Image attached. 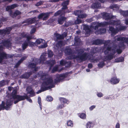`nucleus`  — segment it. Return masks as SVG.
<instances>
[{
	"label": "nucleus",
	"mask_w": 128,
	"mask_h": 128,
	"mask_svg": "<svg viewBox=\"0 0 128 128\" xmlns=\"http://www.w3.org/2000/svg\"><path fill=\"white\" fill-rule=\"evenodd\" d=\"M28 42L27 38L26 40L22 44V46L23 50L26 49L28 46Z\"/></svg>",
	"instance_id": "31"
},
{
	"label": "nucleus",
	"mask_w": 128,
	"mask_h": 128,
	"mask_svg": "<svg viewBox=\"0 0 128 128\" xmlns=\"http://www.w3.org/2000/svg\"><path fill=\"white\" fill-rule=\"evenodd\" d=\"M55 61L54 60H49L46 61V63L48 64L50 66L49 70H50L51 68L55 64Z\"/></svg>",
	"instance_id": "21"
},
{
	"label": "nucleus",
	"mask_w": 128,
	"mask_h": 128,
	"mask_svg": "<svg viewBox=\"0 0 128 128\" xmlns=\"http://www.w3.org/2000/svg\"><path fill=\"white\" fill-rule=\"evenodd\" d=\"M46 53V54H47V55H46V59L45 60H46V58H47V54L48 55V57H52L53 55H54V54H53V52H52L51 50H48V54H47L46 53Z\"/></svg>",
	"instance_id": "34"
},
{
	"label": "nucleus",
	"mask_w": 128,
	"mask_h": 128,
	"mask_svg": "<svg viewBox=\"0 0 128 128\" xmlns=\"http://www.w3.org/2000/svg\"><path fill=\"white\" fill-rule=\"evenodd\" d=\"M54 37L56 38V40H60L63 39V37L60 34H58L55 33L54 34Z\"/></svg>",
	"instance_id": "35"
},
{
	"label": "nucleus",
	"mask_w": 128,
	"mask_h": 128,
	"mask_svg": "<svg viewBox=\"0 0 128 128\" xmlns=\"http://www.w3.org/2000/svg\"><path fill=\"white\" fill-rule=\"evenodd\" d=\"M12 102L11 99L8 100L6 102V106H5V102L2 101L1 104H0V111L2 109L4 108L7 110H9L10 106L12 105Z\"/></svg>",
	"instance_id": "8"
},
{
	"label": "nucleus",
	"mask_w": 128,
	"mask_h": 128,
	"mask_svg": "<svg viewBox=\"0 0 128 128\" xmlns=\"http://www.w3.org/2000/svg\"><path fill=\"white\" fill-rule=\"evenodd\" d=\"M101 6L100 3L98 2L93 3L92 6V8H98Z\"/></svg>",
	"instance_id": "26"
},
{
	"label": "nucleus",
	"mask_w": 128,
	"mask_h": 128,
	"mask_svg": "<svg viewBox=\"0 0 128 128\" xmlns=\"http://www.w3.org/2000/svg\"><path fill=\"white\" fill-rule=\"evenodd\" d=\"M7 80H3L0 81V87H2L4 86L6 84V82Z\"/></svg>",
	"instance_id": "38"
},
{
	"label": "nucleus",
	"mask_w": 128,
	"mask_h": 128,
	"mask_svg": "<svg viewBox=\"0 0 128 128\" xmlns=\"http://www.w3.org/2000/svg\"><path fill=\"white\" fill-rule=\"evenodd\" d=\"M92 18H90L86 20V21L88 22H90L93 21Z\"/></svg>",
	"instance_id": "60"
},
{
	"label": "nucleus",
	"mask_w": 128,
	"mask_h": 128,
	"mask_svg": "<svg viewBox=\"0 0 128 128\" xmlns=\"http://www.w3.org/2000/svg\"><path fill=\"white\" fill-rule=\"evenodd\" d=\"M67 124L68 126H73V123L71 120L68 121L67 122Z\"/></svg>",
	"instance_id": "44"
},
{
	"label": "nucleus",
	"mask_w": 128,
	"mask_h": 128,
	"mask_svg": "<svg viewBox=\"0 0 128 128\" xmlns=\"http://www.w3.org/2000/svg\"><path fill=\"white\" fill-rule=\"evenodd\" d=\"M11 40L10 39H8L6 40H2L1 42V44L0 45V51H2L4 48V47H6L10 48L11 45Z\"/></svg>",
	"instance_id": "9"
},
{
	"label": "nucleus",
	"mask_w": 128,
	"mask_h": 128,
	"mask_svg": "<svg viewBox=\"0 0 128 128\" xmlns=\"http://www.w3.org/2000/svg\"><path fill=\"white\" fill-rule=\"evenodd\" d=\"M65 14V12L63 10H59L55 13L54 16H58V15H60V16H64Z\"/></svg>",
	"instance_id": "24"
},
{
	"label": "nucleus",
	"mask_w": 128,
	"mask_h": 128,
	"mask_svg": "<svg viewBox=\"0 0 128 128\" xmlns=\"http://www.w3.org/2000/svg\"><path fill=\"white\" fill-rule=\"evenodd\" d=\"M105 65V63L104 61L100 62L98 64V66L100 68H102Z\"/></svg>",
	"instance_id": "37"
},
{
	"label": "nucleus",
	"mask_w": 128,
	"mask_h": 128,
	"mask_svg": "<svg viewBox=\"0 0 128 128\" xmlns=\"http://www.w3.org/2000/svg\"><path fill=\"white\" fill-rule=\"evenodd\" d=\"M58 69V67L55 66L54 67L53 69L52 70L51 72L52 73H53L54 72L57 71Z\"/></svg>",
	"instance_id": "53"
},
{
	"label": "nucleus",
	"mask_w": 128,
	"mask_h": 128,
	"mask_svg": "<svg viewBox=\"0 0 128 128\" xmlns=\"http://www.w3.org/2000/svg\"><path fill=\"white\" fill-rule=\"evenodd\" d=\"M22 38H27L28 42L30 46H36L35 42H31L30 40L32 38V36H28L24 33L23 32L22 33L20 34V36L18 38V40H20Z\"/></svg>",
	"instance_id": "7"
},
{
	"label": "nucleus",
	"mask_w": 128,
	"mask_h": 128,
	"mask_svg": "<svg viewBox=\"0 0 128 128\" xmlns=\"http://www.w3.org/2000/svg\"><path fill=\"white\" fill-rule=\"evenodd\" d=\"M55 52L56 54H57V55L59 56H60L62 55V53L61 52H60L58 48H57L56 50H55Z\"/></svg>",
	"instance_id": "46"
},
{
	"label": "nucleus",
	"mask_w": 128,
	"mask_h": 128,
	"mask_svg": "<svg viewBox=\"0 0 128 128\" xmlns=\"http://www.w3.org/2000/svg\"><path fill=\"white\" fill-rule=\"evenodd\" d=\"M82 10H76L74 12V14L77 16H87L86 14H83Z\"/></svg>",
	"instance_id": "17"
},
{
	"label": "nucleus",
	"mask_w": 128,
	"mask_h": 128,
	"mask_svg": "<svg viewBox=\"0 0 128 128\" xmlns=\"http://www.w3.org/2000/svg\"><path fill=\"white\" fill-rule=\"evenodd\" d=\"M106 32V30L104 28H99L98 30L95 32V34H101L105 33Z\"/></svg>",
	"instance_id": "22"
},
{
	"label": "nucleus",
	"mask_w": 128,
	"mask_h": 128,
	"mask_svg": "<svg viewBox=\"0 0 128 128\" xmlns=\"http://www.w3.org/2000/svg\"><path fill=\"white\" fill-rule=\"evenodd\" d=\"M113 41L114 42L120 41L119 44V47L120 48L122 49L125 48L126 44H128V38L121 37L120 36H116L113 38Z\"/></svg>",
	"instance_id": "6"
},
{
	"label": "nucleus",
	"mask_w": 128,
	"mask_h": 128,
	"mask_svg": "<svg viewBox=\"0 0 128 128\" xmlns=\"http://www.w3.org/2000/svg\"><path fill=\"white\" fill-rule=\"evenodd\" d=\"M36 17H35L34 18L32 19H28L26 20L25 21H24L22 22V23H26V24H24L26 26L28 25L29 24H31L34 22L36 21Z\"/></svg>",
	"instance_id": "14"
},
{
	"label": "nucleus",
	"mask_w": 128,
	"mask_h": 128,
	"mask_svg": "<svg viewBox=\"0 0 128 128\" xmlns=\"http://www.w3.org/2000/svg\"><path fill=\"white\" fill-rule=\"evenodd\" d=\"M96 107V106L95 105H92V106H90L89 108L90 111H91L94 108Z\"/></svg>",
	"instance_id": "58"
},
{
	"label": "nucleus",
	"mask_w": 128,
	"mask_h": 128,
	"mask_svg": "<svg viewBox=\"0 0 128 128\" xmlns=\"http://www.w3.org/2000/svg\"><path fill=\"white\" fill-rule=\"evenodd\" d=\"M38 102L39 105L41 104V99L40 97L38 96Z\"/></svg>",
	"instance_id": "59"
},
{
	"label": "nucleus",
	"mask_w": 128,
	"mask_h": 128,
	"mask_svg": "<svg viewBox=\"0 0 128 128\" xmlns=\"http://www.w3.org/2000/svg\"><path fill=\"white\" fill-rule=\"evenodd\" d=\"M36 31V29L35 28H32L30 32V34H31L34 33Z\"/></svg>",
	"instance_id": "57"
},
{
	"label": "nucleus",
	"mask_w": 128,
	"mask_h": 128,
	"mask_svg": "<svg viewBox=\"0 0 128 128\" xmlns=\"http://www.w3.org/2000/svg\"><path fill=\"white\" fill-rule=\"evenodd\" d=\"M84 52V50L82 48L76 49V52L78 55H73L72 49L67 48L65 50L64 52L66 54L70 55L68 57L69 59H75L78 62H80L86 60L88 58V53Z\"/></svg>",
	"instance_id": "2"
},
{
	"label": "nucleus",
	"mask_w": 128,
	"mask_h": 128,
	"mask_svg": "<svg viewBox=\"0 0 128 128\" xmlns=\"http://www.w3.org/2000/svg\"><path fill=\"white\" fill-rule=\"evenodd\" d=\"M96 95L99 98H101L104 96V94L101 92H97L96 93Z\"/></svg>",
	"instance_id": "49"
},
{
	"label": "nucleus",
	"mask_w": 128,
	"mask_h": 128,
	"mask_svg": "<svg viewBox=\"0 0 128 128\" xmlns=\"http://www.w3.org/2000/svg\"><path fill=\"white\" fill-rule=\"evenodd\" d=\"M10 6L11 9H13L16 7V5L15 4H14Z\"/></svg>",
	"instance_id": "63"
},
{
	"label": "nucleus",
	"mask_w": 128,
	"mask_h": 128,
	"mask_svg": "<svg viewBox=\"0 0 128 128\" xmlns=\"http://www.w3.org/2000/svg\"><path fill=\"white\" fill-rule=\"evenodd\" d=\"M13 56V54H8L4 52H0V63H1L3 60L11 58Z\"/></svg>",
	"instance_id": "10"
},
{
	"label": "nucleus",
	"mask_w": 128,
	"mask_h": 128,
	"mask_svg": "<svg viewBox=\"0 0 128 128\" xmlns=\"http://www.w3.org/2000/svg\"><path fill=\"white\" fill-rule=\"evenodd\" d=\"M62 10H63L67 9L68 8L67 6L64 5H62Z\"/></svg>",
	"instance_id": "61"
},
{
	"label": "nucleus",
	"mask_w": 128,
	"mask_h": 128,
	"mask_svg": "<svg viewBox=\"0 0 128 128\" xmlns=\"http://www.w3.org/2000/svg\"><path fill=\"white\" fill-rule=\"evenodd\" d=\"M86 16H78L79 18H77L76 20L75 21L74 23L76 24H78L81 23L82 20L80 18H83Z\"/></svg>",
	"instance_id": "30"
},
{
	"label": "nucleus",
	"mask_w": 128,
	"mask_h": 128,
	"mask_svg": "<svg viewBox=\"0 0 128 128\" xmlns=\"http://www.w3.org/2000/svg\"><path fill=\"white\" fill-rule=\"evenodd\" d=\"M17 90L14 89L12 91V97L14 99V103L16 104L20 101L19 98L20 96H22L19 94H16Z\"/></svg>",
	"instance_id": "11"
},
{
	"label": "nucleus",
	"mask_w": 128,
	"mask_h": 128,
	"mask_svg": "<svg viewBox=\"0 0 128 128\" xmlns=\"http://www.w3.org/2000/svg\"><path fill=\"white\" fill-rule=\"evenodd\" d=\"M60 64L61 65H65L67 67H68L71 65V62L70 61L67 62L65 60H62L60 62Z\"/></svg>",
	"instance_id": "15"
},
{
	"label": "nucleus",
	"mask_w": 128,
	"mask_h": 128,
	"mask_svg": "<svg viewBox=\"0 0 128 128\" xmlns=\"http://www.w3.org/2000/svg\"><path fill=\"white\" fill-rule=\"evenodd\" d=\"M120 125L119 123L118 122L116 124L115 128H120Z\"/></svg>",
	"instance_id": "64"
},
{
	"label": "nucleus",
	"mask_w": 128,
	"mask_h": 128,
	"mask_svg": "<svg viewBox=\"0 0 128 128\" xmlns=\"http://www.w3.org/2000/svg\"><path fill=\"white\" fill-rule=\"evenodd\" d=\"M46 55V54L43 53L41 55L40 59H35L33 60V62L30 63L28 65V67L31 68H34V71H36L38 70V68L36 67V65L38 64H40L45 61Z\"/></svg>",
	"instance_id": "5"
},
{
	"label": "nucleus",
	"mask_w": 128,
	"mask_h": 128,
	"mask_svg": "<svg viewBox=\"0 0 128 128\" xmlns=\"http://www.w3.org/2000/svg\"><path fill=\"white\" fill-rule=\"evenodd\" d=\"M20 12L18 10H16L14 13V16L20 15L21 14Z\"/></svg>",
	"instance_id": "43"
},
{
	"label": "nucleus",
	"mask_w": 128,
	"mask_h": 128,
	"mask_svg": "<svg viewBox=\"0 0 128 128\" xmlns=\"http://www.w3.org/2000/svg\"><path fill=\"white\" fill-rule=\"evenodd\" d=\"M69 1L68 0H66L64 1L62 4V5H64L67 6L69 4Z\"/></svg>",
	"instance_id": "51"
},
{
	"label": "nucleus",
	"mask_w": 128,
	"mask_h": 128,
	"mask_svg": "<svg viewBox=\"0 0 128 128\" xmlns=\"http://www.w3.org/2000/svg\"><path fill=\"white\" fill-rule=\"evenodd\" d=\"M52 98L51 96H47L46 98V100L50 102L52 101Z\"/></svg>",
	"instance_id": "55"
},
{
	"label": "nucleus",
	"mask_w": 128,
	"mask_h": 128,
	"mask_svg": "<svg viewBox=\"0 0 128 128\" xmlns=\"http://www.w3.org/2000/svg\"><path fill=\"white\" fill-rule=\"evenodd\" d=\"M121 14L123 16H128V10L124 11H121L120 12Z\"/></svg>",
	"instance_id": "36"
},
{
	"label": "nucleus",
	"mask_w": 128,
	"mask_h": 128,
	"mask_svg": "<svg viewBox=\"0 0 128 128\" xmlns=\"http://www.w3.org/2000/svg\"><path fill=\"white\" fill-rule=\"evenodd\" d=\"M67 34L66 32H64L62 35V36L63 37V39L66 36Z\"/></svg>",
	"instance_id": "62"
},
{
	"label": "nucleus",
	"mask_w": 128,
	"mask_h": 128,
	"mask_svg": "<svg viewBox=\"0 0 128 128\" xmlns=\"http://www.w3.org/2000/svg\"><path fill=\"white\" fill-rule=\"evenodd\" d=\"M16 26V25H14L11 27H6L5 29L0 30V33L2 34H9L12 29Z\"/></svg>",
	"instance_id": "13"
},
{
	"label": "nucleus",
	"mask_w": 128,
	"mask_h": 128,
	"mask_svg": "<svg viewBox=\"0 0 128 128\" xmlns=\"http://www.w3.org/2000/svg\"><path fill=\"white\" fill-rule=\"evenodd\" d=\"M27 94H30L29 96L30 97H32L35 96V93L33 90L30 91L28 92H27Z\"/></svg>",
	"instance_id": "40"
},
{
	"label": "nucleus",
	"mask_w": 128,
	"mask_h": 128,
	"mask_svg": "<svg viewBox=\"0 0 128 128\" xmlns=\"http://www.w3.org/2000/svg\"><path fill=\"white\" fill-rule=\"evenodd\" d=\"M43 45H42L40 46L39 47L40 48H46L48 46L47 43H44Z\"/></svg>",
	"instance_id": "48"
},
{
	"label": "nucleus",
	"mask_w": 128,
	"mask_h": 128,
	"mask_svg": "<svg viewBox=\"0 0 128 128\" xmlns=\"http://www.w3.org/2000/svg\"><path fill=\"white\" fill-rule=\"evenodd\" d=\"M43 4L42 2L41 1H39L38 2H37L35 4V5L36 6H38L41 5L42 4Z\"/></svg>",
	"instance_id": "56"
},
{
	"label": "nucleus",
	"mask_w": 128,
	"mask_h": 128,
	"mask_svg": "<svg viewBox=\"0 0 128 128\" xmlns=\"http://www.w3.org/2000/svg\"><path fill=\"white\" fill-rule=\"evenodd\" d=\"M52 12H48L46 13H42L38 15V16H49L50 14H52Z\"/></svg>",
	"instance_id": "33"
},
{
	"label": "nucleus",
	"mask_w": 128,
	"mask_h": 128,
	"mask_svg": "<svg viewBox=\"0 0 128 128\" xmlns=\"http://www.w3.org/2000/svg\"><path fill=\"white\" fill-rule=\"evenodd\" d=\"M26 90L27 92H28L33 90L31 87L30 86H28L27 87Z\"/></svg>",
	"instance_id": "52"
},
{
	"label": "nucleus",
	"mask_w": 128,
	"mask_h": 128,
	"mask_svg": "<svg viewBox=\"0 0 128 128\" xmlns=\"http://www.w3.org/2000/svg\"><path fill=\"white\" fill-rule=\"evenodd\" d=\"M62 44L63 42L62 41H59L58 42L57 44H56V46L57 47H60L62 46Z\"/></svg>",
	"instance_id": "45"
},
{
	"label": "nucleus",
	"mask_w": 128,
	"mask_h": 128,
	"mask_svg": "<svg viewBox=\"0 0 128 128\" xmlns=\"http://www.w3.org/2000/svg\"><path fill=\"white\" fill-rule=\"evenodd\" d=\"M92 123L90 122H88L87 124V128H90L92 126Z\"/></svg>",
	"instance_id": "54"
},
{
	"label": "nucleus",
	"mask_w": 128,
	"mask_h": 128,
	"mask_svg": "<svg viewBox=\"0 0 128 128\" xmlns=\"http://www.w3.org/2000/svg\"><path fill=\"white\" fill-rule=\"evenodd\" d=\"M120 81L119 78H118L116 77L112 78L110 80L111 83L112 84H115L118 83Z\"/></svg>",
	"instance_id": "19"
},
{
	"label": "nucleus",
	"mask_w": 128,
	"mask_h": 128,
	"mask_svg": "<svg viewBox=\"0 0 128 128\" xmlns=\"http://www.w3.org/2000/svg\"><path fill=\"white\" fill-rule=\"evenodd\" d=\"M19 97V98H20L19 99L20 100H20V101L24 100L25 99H26L30 103L32 102V100L30 98V97H28L26 94H24V96H20Z\"/></svg>",
	"instance_id": "16"
},
{
	"label": "nucleus",
	"mask_w": 128,
	"mask_h": 128,
	"mask_svg": "<svg viewBox=\"0 0 128 128\" xmlns=\"http://www.w3.org/2000/svg\"><path fill=\"white\" fill-rule=\"evenodd\" d=\"M80 117L81 118L85 119L86 118V115L84 113H82L80 114Z\"/></svg>",
	"instance_id": "50"
},
{
	"label": "nucleus",
	"mask_w": 128,
	"mask_h": 128,
	"mask_svg": "<svg viewBox=\"0 0 128 128\" xmlns=\"http://www.w3.org/2000/svg\"><path fill=\"white\" fill-rule=\"evenodd\" d=\"M98 52V49L96 47L92 48L90 50V52L92 54H94Z\"/></svg>",
	"instance_id": "39"
},
{
	"label": "nucleus",
	"mask_w": 128,
	"mask_h": 128,
	"mask_svg": "<svg viewBox=\"0 0 128 128\" xmlns=\"http://www.w3.org/2000/svg\"><path fill=\"white\" fill-rule=\"evenodd\" d=\"M74 43L76 46H79L81 44V41L80 38L78 36H75L74 38Z\"/></svg>",
	"instance_id": "18"
},
{
	"label": "nucleus",
	"mask_w": 128,
	"mask_h": 128,
	"mask_svg": "<svg viewBox=\"0 0 128 128\" xmlns=\"http://www.w3.org/2000/svg\"><path fill=\"white\" fill-rule=\"evenodd\" d=\"M31 74L30 72H26L24 74L21 75L20 78H21L26 79L28 78L30 76Z\"/></svg>",
	"instance_id": "25"
},
{
	"label": "nucleus",
	"mask_w": 128,
	"mask_h": 128,
	"mask_svg": "<svg viewBox=\"0 0 128 128\" xmlns=\"http://www.w3.org/2000/svg\"><path fill=\"white\" fill-rule=\"evenodd\" d=\"M60 102L62 103H67L68 101L65 98H60Z\"/></svg>",
	"instance_id": "41"
},
{
	"label": "nucleus",
	"mask_w": 128,
	"mask_h": 128,
	"mask_svg": "<svg viewBox=\"0 0 128 128\" xmlns=\"http://www.w3.org/2000/svg\"><path fill=\"white\" fill-rule=\"evenodd\" d=\"M38 18V19H42L43 20H46L48 18L49 16H37Z\"/></svg>",
	"instance_id": "42"
},
{
	"label": "nucleus",
	"mask_w": 128,
	"mask_h": 128,
	"mask_svg": "<svg viewBox=\"0 0 128 128\" xmlns=\"http://www.w3.org/2000/svg\"><path fill=\"white\" fill-rule=\"evenodd\" d=\"M35 42L37 45L40 44L41 43L42 44H44L45 42V41L43 39L41 38H38L36 40Z\"/></svg>",
	"instance_id": "29"
},
{
	"label": "nucleus",
	"mask_w": 128,
	"mask_h": 128,
	"mask_svg": "<svg viewBox=\"0 0 128 128\" xmlns=\"http://www.w3.org/2000/svg\"><path fill=\"white\" fill-rule=\"evenodd\" d=\"M109 30L112 33V36H114L118 33L117 28L115 29L114 27L109 26Z\"/></svg>",
	"instance_id": "20"
},
{
	"label": "nucleus",
	"mask_w": 128,
	"mask_h": 128,
	"mask_svg": "<svg viewBox=\"0 0 128 128\" xmlns=\"http://www.w3.org/2000/svg\"><path fill=\"white\" fill-rule=\"evenodd\" d=\"M67 76V74L66 73L57 75L56 76V78L54 80V83L56 84L61 81L62 82Z\"/></svg>",
	"instance_id": "12"
},
{
	"label": "nucleus",
	"mask_w": 128,
	"mask_h": 128,
	"mask_svg": "<svg viewBox=\"0 0 128 128\" xmlns=\"http://www.w3.org/2000/svg\"><path fill=\"white\" fill-rule=\"evenodd\" d=\"M103 18L105 19L106 20H109L108 22H103L98 23L96 25V22H93L91 24L90 26L85 25L84 26V29L85 30L86 34H88L91 32V28H94L95 30L98 29L99 27H104L109 24L116 25L118 32L119 31L124 30L127 27L126 26H121L119 22L112 20V19L114 16H102Z\"/></svg>",
	"instance_id": "1"
},
{
	"label": "nucleus",
	"mask_w": 128,
	"mask_h": 128,
	"mask_svg": "<svg viewBox=\"0 0 128 128\" xmlns=\"http://www.w3.org/2000/svg\"><path fill=\"white\" fill-rule=\"evenodd\" d=\"M124 60V58L122 56H121L118 58L115 59L114 62H123Z\"/></svg>",
	"instance_id": "32"
},
{
	"label": "nucleus",
	"mask_w": 128,
	"mask_h": 128,
	"mask_svg": "<svg viewBox=\"0 0 128 128\" xmlns=\"http://www.w3.org/2000/svg\"><path fill=\"white\" fill-rule=\"evenodd\" d=\"M112 43V41L108 40L105 41L104 44L105 50L104 53L105 54H108L106 56V59L108 60H110L112 59L114 56L117 52L118 54H120L122 52V50L120 49H117V46L116 44Z\"/></svg>",
	"instance_id": "3"
},
{
	"label": "nucleus",
	"mask_w": 128,
	"mask_h": 128,
	"mask_svg": "<svg viewBox=\"0 0 128 128\" xmlns=\"http://www.w3.org/2000/svg\"><path fill=\"white\" fill-rule=\"evenodd\" d=\"M54 86V84L52 79L51 78H48L42 83L41 90H39L36 93L38 94L42 92L53 88Z\"/></svg>",
	"instance_id": "4"
},
{
	"label": "nucleus",
	"mask_w": 128,
	"mask_h": 128,
	"mask_svg": "<svg viewBox=\"0 0 128 128\" xmlns=\"http://www.w3.org/2000/svg\"><path fill=\"white\" fill-rule=\"evenodd\" d=\"M66 19V18L65 17V16H59L58 21V24H61L63 23Z\"/></svg>",
	"instance_id": "27"
},
{
	"label": "nucleus",
	"mask_w": 128,
	"mask_h": 128,
	"mask_svg": "<svg viewBox=\"0 0 128 128\" xmlns=\"http://www.w3.org/2000/svg\"><path fill=\"white\" fill-rule=\"evenodd\" d=\"M27 57L26 56H24L22 57L18 61L15 65L14 68H17L20 65L21 63L25 60Z\"/></svg>",
	"instance_id": "23"
},
{
	"label": "nucleus",
	"mask_w": 128,
	"mask_h": 128,
	"mask_svg": "<svg viewBox=\"0 0 128 128\" xmlns=\"http://www.w3.org/2000/svg\"><path fill=\"white\" fill-rule=\"evenodd\" d=\"M102 14V16H115L111 15L110 14L106 12H103Z\"/></svg>",
	"instance_id": "47"
},
{
	"label": "nucleus",
	"mask_w": 128,
	"mask_h": 128,
	"mask_svg": "<svg viewBox=\"0 0 128 128\" xmlns=\"http://www.w3.org/2000/svg\"><path fill=\"white\" fill-rule=\"evenodd\" d=\"M104 43V41L102 40H96L93 42V43L96 45H98Z\"/></svg>",
	"instance_id": "28"
}]
</instances>
